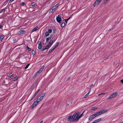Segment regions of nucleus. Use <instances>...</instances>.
Instances as JSON below:
<instances>
[{
    "label": "nucleus",
    "instance_id": "f257e3e1",
    "mask_svg": "<svg viewBox=\"0 0 123 123\" xmlns=\"http://www.w3.org/2000/svg\"><path fill=\"white\" fill-rule=\"evenodd\" d=\"M45 95L44 93H42L38 97L36 101L34 102L32 105V107L33 108L35 107L42 100Z\"/></svg>",
    "mask_w": 123,
    "mask_h": 123
},
{
    "label": "nucleus",
    "instance_id": "f03ea898",
    "mask_svg": "<svg viewBox=\"0 0 123 123\" xmlns=\"http://www.w3.org/2000/svg\"><path fill=\"white\" fill-rule=\"evenodd\" d=\"M79 114L80 113L79 112L74 113L73 114V117L74 122L78 121L80 119V117H79Z\"/></svg>",
    "mask_w": 123,
    "mask_h": 123
},
{
    "label": "nucleus",
    "instance_id": "7ed1b4c3",
    "mask_svg": "<svg viewBox=\"0 0 123 123\" xmlns=\"http://www.w3.org/2000/svg\"><path fill=\"white\" fill-rule=\"evenodd\" d=\"M58 6L57 4L53 6L51 9H50L49 13H52L55 12L56 10L58 7Z\"/></svg>",
    "mask_w": 123,
    "mask_h": 123
},
{
    "label": "nucleus",
    "instance_id": "20e7f679",
    "mask_svg": "<svg viewBox=\"0 0 123 123\" xmlns=\"http://www.w3.org/2000/svg\"><path fill=\"white\" fill-rule=\"evenodd\" d=\"M117 92H115L111 95L109 97L107 98V99H112L113 98L116 97L117 95Z\"/></svg>",
    "mask_w": 123,
    "mask_h": 123
},
{
    "label": "nucleus",
    "instance_id": "39448f33",
    "mask_svg": "<svg viewBox=\"0 0 123 123\" xmlns=\"http://www.w3.org/2000/svg\"><path fill=\"white\" fill-rule=\"evenodd\" d=\"M97 117V116L96 113L93 114L89 117L88 120H91Z\"/></svg>",
    "mask_w": 123,
    "mask_h": 123
},
{
    "label": "nucleus",
    "instance_id": "423d86ee",
    "mask_svg": "<svg viewBox=\"0 0 123 123\" xmlns=\"http://www.w3.org/2000/svg\"><path fill=\"white\" fill-rule=\"evenodd\" d=\"M56 19L57 22L60 24L61 23L62 20L61 18V16L60 15H58L56 18Z\"/></svg>",
    "mask_w": 123,
    "mask_h": 123
},
{
    "label": "nucleus",
    "instance_id": "0eeeda50",
    "mask_svg": "<svg viewBox=\"0 0 123 123\" xmlns=\"http://www.w3.org/2000/svg\"><path fill=\"white\" fill-rule=\"evenodd\" d=\"M44 67V65L42 67V68L40 69L39 70H38V71L37 72V73H36V74L35 75V76H36L37 75V73H41V72L43 70Z\"/></svg>",
    "mask_w": 123,
    "mask_h": 123
},
{
    "label": "nucleus",
    "instance_id": "6e6552de",
    "mask_svg": "<svg viewBox=\"0 0 123 123\" xmlns=\"http://www.w3.org/2000/svg\"><path fill=\"white\" fill-rule=\"evenodd\" d=\"M68 121L70 122H74L73 116H69L68 118Z\"/></svg>",
    "mask_w": 123,
    "mask_h": 123
},
{
    "label": "nucleus",
    "instance_id": "1a4fd4ad",
    "mask_svg": "<svg viewBox=\"0 0 123 123\" xmlns=\"http://www.w3.org/2000/svg\"><path fill=\"white\" fill-rule=\"evenodd\" d=\"M102 0H96L93 4V6H95L98 4Z\"/></svg>",
    "mask_w": 123,
    "mask_h": 123
},
{
    "label": "nucleus",
    "instance_id": "9d476101",
    "mask_svg": "<svg viewBox=\"0 0 123 123\" xmlns=\"http://www.w3.org/2000/svg\"><path fill=\"white\" fill-rule=\"evenodd\" d=\"M102 112L101 111V110H100L98 112L96 113V114L97 116H98L102 114Z\"/></svg>",
    "mask_w": 123,
    "mask_h": 123
},
{
    "label": "nucleus",
    "instance_id": "9b49d317",
    "mask_svg": "<svg viewBox=\"0 0 123 123\" xmlns=\"http://www.w3.org/2000/svg\"><path fill=\"white\" fill-rule=\"evenodd\" d=\"M59 42L56 43L52 47V48H53V49L54 50L59 45Z\"/></svg>",
    "mask_w": 123,
    "mask_h": 123
},
{
    "label": "nucleus",
    "instance_id": "f8f14e48",
    "mask_svg": "<svg viewBox=\"0 0 123 123\" xmlns=\"http://www.w3.org/2000/svg\"><path fill=\"white\" fill-rule=\"evenodd\" d=\"M59 42L56 43L52 47V48H53V49L54 50L59 45Z\"/></svg>",
    "mask_w": 123,
    "mask_h": 123
},
{
    "label": "nucleus",
    "instance_id": "ddd939ff",
    "mask_svg": "<svg viewBox=\"0 0 123 123\" xmlns=\"http://www.w3.org/2000/svg\"><path fill=\"white\" fill-rule=\"evenodd\" d=\"M101 120V118H100L94 120L92 123H97L100 121Z\"/></svg>",
    "mask_w": 123,
    "mask_h": 123
},
{
    "label": "nucleus",
    "instance_id": "4468645a",
    "mask_svg": "<svg viewBox=\"0 0 123 123\" xmlns=\"http://www.w3.org/2000/svg\"><path fill=\"white\" fill-rule=\"evenodd\" d=\"M25 32V31L23 30H21L18 32V34L20 35L23 34Z\"/></svg>",
    "mask_w": 123,
    "mask_h": 123
},
{
    "label": "nucleus",
    "instance_id": "2eb2a0df",
    "mask_svg": "<svg viewBox=\"0 0 123 123\" xmlns=\"http://www.w3.org/2000/svg\"><path fill=\"white\" fill-rule=\"evenodd\" d=\"M101 111L102 112L103 114H104L105 113L107 112L108 111V110H101Z\"/></svg>",
    "mask_w": 123,
    "mask_h": 123
},
{
    "label": "nucleus",
    "instance_id": "dca6fc26",
    "mask_svg": "<svg viewBox=\"0 0 123 123\" xmlns=\"http://www.w3.org/2000/svg\"><path fill=\"white\" fill-rule=\"evenodd\" d=\"M38 28L37 26H36L32 30V32H33L35 31H36Z\"/></svg>",
    "mask_w": 123,
    "mask_h": 123
},
{
    "label": "nucleus",
    "instance_id": "f3484780",
    "mask_svg": "<svg viewBox=\"0 0 123 123\" xmlns=\"http://www.w3.org/2000/svg\"><path fill=\"white\" fill-rule=\"evenodd\" d=\"M42 47L41 45V43H39L38 44V48L39 49H41Z\"/></svg>",
    "mask_w": 123,
    "mask_h": 123
},
{
    "label": "nucleus",
    "instance_id": "a211bd4d",
    "mask_svg": "<svg viewBox=\"0 0 123 123\" xmlns=\"http://www.w3.org/2000/svg\"><path fill=\"white\" fill-rule=\"evenodd\" d=\"M49 46H50L48 44L46 46L45 48H44V49L46 50L48 49L49 48Z\"/></svg>",
    "mask_w": 123,
    "mask_h": 123
},
{
    "label": "nucleus",
    "instance_id": "6ab92c4d",
    "mask_svg": "<svg viewBox=\"0 0 123 123\" xmlns=\"http://www.w3.org/2000/svg\"><path fill=\"white\" fill-rule=\"evenodd\" d=\"M54 50V49L52 47L49 50V51L48 52L50 53L52 51H53Z\"/></svg>",
    "mask_w": 123,
    "mask_h": 123
},
{
    "label": "nucleus",
    "instance_id": "aec40b11",
    "mask_svg": "<svg viewBox=\"0 0 123 123\" xmlns=\"http://www.w3.org/2000/svg\"><path fill=\"white\" fill-rule=\"evenodd\" d=\"M49 35V33L47 31L45 33V35L46 37H47Z\"/></svg>",
    "mask_w": 123,
    "mask_h": 123
},
{
    "label": "nucleus",
    "instance_id": "412c9836",
    "mask_svg": "<svg viewBox=\"0 0 123 123\" xmlns=\"http://www.w3.org/2000/svg\"><path fill=\"white\" fill-rule=\"evenodd\" d=\"M52 30L51 29H50L48 30V31L47 32H48L49 33H51L52 32Z\"/></svg>",
    "mask_w": 123,
    "mask_h": 123
},
{
    "label": "nucleus",
    "instance_id": "4be33fe9",
    "mask_svg": "<svg viewBox=\"0 0 123 123\" xmlns=\"http://www.w3.org/2000/svg\"><path fill=\"white\" fill-rule=\"evenodd\" d=\"M17 79L18 78L17 77H15L13 78V80L14 81H15L17 80Z\"/></svg>",
    "mask_w": 123,
    "mask_h": 123
},
{
    "label": "nucleus",
    "instance_id": "5701e85b",
    "mask_svg": "<svg viewBox=\"0 0 123 123\" xmlns=\"http://www.w3.org/2000/svg\"><path fill=\"white\" fill-rule=\"evenodd\" d=\"M32 54L33 55H35V52L34 50H33L32 51Z\"/></svg>",
    "mask_w": 123,
    "mask_h": 123
},
{
    "label": "nucleus",
    "instance_id": "b1692460",
    "mask_svg": "<svg viewBox=\"0 0 123 123\" xmlns=\"http://www.w3.org/2000/svg\"><path fill=\"white\" fill-rule=\"evenodd\" d=\"M30 64H28L25 68V69H27L29 66L30 65Z\"/></svg>",
    "mask_w": 123,
    "mask_h": 123
},
{
    "label": "nucleus",
    "instance_id": "393cba45",
    "mask_svg": "<svg viewBox=\"0 0 123 123\" xmlns=\"http://www.w3.org/2000/svg\"><path fill=\"white\" fill-rule=\"evenodd\" d=\"M3 38V37L2 36H0V40H2Z\"/></svg>",
    "mask_w": 123,
    "mask_h": 123
},
{
    "label": "nucleus",
    "instance_id": "a878e982",
    "mask_svg": "<svg viewBox=\"0 0 123 123\" xmlns=\"http://www.w3.org/2000/svg\"><path fill=\"white\" fill-rule=\"evenodd\" d=\"M53 43V41H52L51 42H49V43L48 45H49V46H50L52 45Z\"/></svg>",
    "mask_w": 123,
    "mask_h": 123
},
{
    "label": "nucleus",
    "instance_id": "bb28decb",
    "mask_svg": "<svg viewBox=\"0 0 123 123\" xmlns=\"http://www.w3.org/2000/svg\"><path fill=\"white\" fill-rule=\"evenodd\" d=\"M27 50L29 51H31V49L28 46H27Z\"/></svg>",
    "mask_w": 123,
    "mask_h": 123
},
{
    "label": "nucleus",
    "instance_id": "cd10ccee",
    "mask_svg": "<svg viewBox=\"0 0 123 123\" xmlns=\"http://www.w3.org/2000/svg\"><path fill=\"white\" fill-rule=\"evenodd\" d=\"M31 6L33 7H34L35 6V3L34 2H33L31 4Z\"/></svg>",
    "mask_w": 123,
    "mask_h": 123
},
{
    "label": "nucleus",
    "instance_id": "c85d7f7f",
    "mask_svg": "<svg viewBox=\"0 0 123 123\" xmlns=\"http://www.w3.org/2000/svg\"><path fill=\"white\" fill-rule=\"evenodd\" d=\"M65 25V23H62L61 25V26L62 27H63Z\"/></svg>",
    "mask_w": 123,
    "mask_h": 123
},
{
    "label": "nucleus",
    "instance_id": "c756f323",
    "mask_svg": "<svg viewBox=\"0 0 123 123\" xmlns=\"http://www.w3.org/2000/svg\"><path fill=\"white\" fill-rule=\"evenodd\" d=\"M70 18H69L66 19H65V21L66 23H67L68 21L70 19Z\"/></svg>",
    "mask_w": 123,
    "mask_h": 123
},
{
    "label": "nucleus",
    "instance_id": "7c9ffc66",
    "mask_svg": "<svg viewBox=\"0 0 123 123\" xmlns=\"http://www.w3.org/2000/svg\"><path fill=\"white\" fill-rule=\"evenodd\" d=\"M88 94L87 93L85 96H84V98H86L87 96L88 95Z\"/></svg>",
    "mask_w": 123,
    "mask_h": 123
},
{
    "label": "nucleus",
    "instance_id": "2f4dec72",
    "mask_svg": "<svg viewBox=\"0 0 123 123\" xmlns=\"http://www.w3.org/2000/svg\"><path fill=\"white\" fill-rule=\"evenodd\" d=\"M25 4V3L24 2H23L20 4V5L21 6H24Z\"/></svg>",
    "mask_w": 123,
    "mask_h": 123
},
{
    "label": "nucleus",
    "instance_id": "473e14b6",
    "mask_svg": "<svg viewBox=\"0 0 123 123\" xmlns=\"http://www.w3.org/2000/svg\"><path fill=\"white\" fill-rule=\"evenodd\" d=\"M80 116H79V117H80V118L83 116V113Z\"/></svg>",
    "mask_w": 123,
    "mask_h": 123
},
{
    "label": "nucleus",
    "instance_id": "72a5a7b5",
    "mask_svg": "<svg viewBox=\"0 0 123 123\" xmlns=\"http://www.w3.org/2000/svg\"><path fill=\"white\" fill-rule=\"evenodd\" d=\"M49 38L47 37L46 38V42H49Z\"/></svg>",
    "mask_w": 123,
    "mask_h": 123
},
{
    "label": "nucleus",
    "instance_id": "f704fd0d",
    "mask_svg": "<svg viewBox=\"0 0 123 123\" xmlns=\"http://www.w3.org/2000/svg\"><path fill=\"white\" fill-rule=\"evenodd\" d=\"M13 74H12V73H10L9 74V76L10 77H11L12 76H13Z\"/></svg>",
    "mask_w": 123,
    "mask_h": 123
},
{
    "label": "nucleus",
    "instance_id": "c9c22d12",
    "mask_svg": "<svg viewBox=\"0 0 123 123\" xmlns=\"http://www.w3.org/2000/svg\"><path fill=\"white\" fill-rule=\"evenodd\" d=\"M35 95H34L31 98V100H32L33 99V98H34V97H35Z\"/></svg>",
    "mask_w": 123,
    "mask_h": 123
},
{
    "label": "nucleus",
    "instance_id": "e433bc0d",
    "mask_svg": "<svg viewBox=\"0 0 123 123\" xmlns=\"http://www.w3.org/2000/svg\"><path fill=\"white\" fill-rule=\"evenodd\" d=\"M91 89H90V90H89V91L88 92V93H87V94H88L89 95V93H90V92H91Z\"/></svg>",
    "mask_w": 123,
    "mask_h": 123
},
{
    "label": "nucleus",
    "instance_id": "4c0bfd02",
    "mask_svg": "<svg viewBox=\"0 0 123 123\" xmlns=\"http://www.w3.org/2000/svg\"><path fill=\"white\" fill-rule=\"evenodd\" d=\"M37 93V92H36L34 94V95H35V96H36V95Z\"/></svg>",
    "mask_w": 123,
    "mask_h": 123
},
{
    "label": "nucleus",
    "instance_id": "58836bf2",
    "mask_svg": "<svg viewBox=\"0 0 123 123\" xmlns=\"http://www.w3.org/2000/svg\"><path fill=\"white\" fill-rule=\"evenodd\" d=\"M97 107H96V108H95V107H94V108L93 109H92V110H93L94 109H96L97 108Z\"/></svg>",
    "mask_w": 123,
    "mask_h": 123
},
{
    "label": "nucleus",
    "instance_id": "ea45409f",
    "mask_svg": "<svg viewBox=\"0 0 123 123\" xmlns=\"http://www.w3.org/2000/svg\"><path fill=\"white\" fill-rule=\"evenodd\" d=\"M93 86V84H92L90 86V87H92Z\"/></svg>",
    "mask_w": 123,
    "mask_h": 123
},
{
    "label": "nucleus",
    "instance_id": "a19ab883",
    "mask_svg": "<svg viewBox=\"0 0 123 123\" xmlns=\"http://www.w3.org/2000/svg\"><path fill=\"white\" fill-rule=\"evenodd\" d=\"M4 11H5V9H2V10L0 12H4Z\"/></svg>",
    "mask_w": 123,
    "mask_h": 123
},
{
    "label": "nucleus",
    "instance_id": "79ce46f5",
    "mask_svg": "<svg viewBox=\"0 0 123 123\" xmlns=\"http://www.w3.org/2000/svg\"><path fill=\"white\" fill-rule=\"evenodd\" d=\"M16 40V39H15V38H13V41H15Z\"/></svg>",
    "mask_w": 123,
    "mask_h": 123
},
{
    "label": "nucleus",
    "instance_id": "37998d69",
    "mask_svg": "<svg viewBox=\"0 0 123 123\" xmlns=\"http://www.w3.org/2000/svg\"><path fill=\"white\" fill-rule=\"evenodd\" d=\"M108 0H105V3H106Z\"/></svg>",
    "mask_w": 123,
    "mask_h": 123
},
{
    "label": "nucleus",
    "instance_id": "c03bdc74",
    "mask_svg": "<svg viewBox=\"0 0 123 123\" xmlns=\"http://www.w3.org/2000/svg\"><path fill=\"white\" fill-rule=\"evenodd\" d=\"M121 82L122 83H123V80H121Z\"/></svg>",
    "mask_w": 123,
    "mask_h": 123
},
{
    "label": "nucleus",
    "instance_id": "a18cd8bd",
    "mask_svg": "<svg viewBox=\"0 0 123 123\" xmlns=\"http://www.w3.org/2000/svg\"><path fill=\"white\" fill-rule=\"evenodd\" d=\"M40 89H38L37 91V93L39 92V91H40Z\"/></svg>",
    "mask_w": 123,
    "mask_h": 123
},
{
    "label": "nucleus",
    "instance_id": "49530a36",
    "mask_svg": "<svg viewBox=\"0 0 123 123\" xmlns=\"http://www.w3.org/2000/svg\"><path fill=\"white\" fill-rule=\"evenodd\" d=\"M14 0H10V1H11V2H12Z\"/></svg>",
    "mask_w": 123,
    "mask_h": 123
},
{
    "label": "nucleus",
    "instance_id": "de8ad7c7",
    "mask_svg": "<svg viewBox=\"0 0 123 123\" xmlns=\"http://www.w3.org/2000/svg\"><path fill=\"white\" fill-rule=\"evenodd\" d=\"M105 93H101V95H104L105 94Z\"/></svg>",
    "mask_w": 123,
    "mask_h": 123
},
{
    "label": "nucleus",
    "instance_id": "09e8293b",
    "mask_svg": "<svg viewBox=\"0 0 123 123\" xmlns=\"http://www.w3.org/2000/svg\"><path fill=\"white\" fill-rule=\"evenodd\" d=\"M43 122V121H41L39 123H42Z\"/></svg>",
    "mask_w": 123,
    "mask_h": 123
},
{
    "label": "nucleus",
    "instance_id": "8fccbe9b",
    "mask_svg": "<svg viewBox=\"0 0 123 123\" xmlns=\"http://www.w3.org/2000/svg\"><path fill=\"white\" fill-rule=\"evenodd\" d=\"M2 26L1 25H0V29L2 27Z\"/></svg>",
    "mask_w": 123,
    "mask_h": 123
},
{
    "label": "nucleus",
    "instance_id": "3c124183",
    "mask_svg": "<svg viewBox=\"0 0 123 123\" xmlns=\"http://www.w3.org/2000/svg\"><path fill=\"white\" fill-rule=\"evenodd\" d=\"M44 48L43 49H42V50L43 51H44V50H44Z\"/></svg>",
    "mask_w": 123,
    "mask_h": 123
},
{
    "label": "nucleus",
    "instance_id": "603ef678",
    "mask_svg": "<svg viewBox=\"0 0 123 123\" xmlns=\"http://www.w3.org/2000/svg\"><path fill=\"white\" fill-rule=\"evenodd\" d=\"M101 95V93H100V94H98V96H100V95Z\"/></svg>",
    "mask_w": 123,
    "mask_h": 123
},
{
    "label": "nucleus",
    "instance_id": "864d4df0",
    "mask_svg": "<svg viewBox=\"0 0 123 123\" xmlns=\"http://www.w3.org/2000/svg\"><path fill=\"white\" fill-rule=\"evenodd\" d=\"M70 77H69L68 78V79L69 80V79H70Z\"/></svg>",
    "mask_w": 123,
    "mask_h": 123
},
{
    "label": "nucleus",
    "instance_id": "5fc2aeb1",
    "mask_svg": "<svg viewBox=\"0 0 123 123\" xmlns=\"http://www.w3.org/2000/svg\"><path fill=\"white\" fill-rule=\"evenodd\" d=\"M121 123H123V122H122Z\"/></svg>",
    "mask_w": 123,
    "mask_h": 123
}]
</instances>
